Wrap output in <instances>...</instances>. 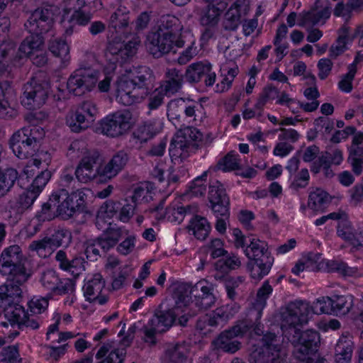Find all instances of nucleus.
Listing matches in <instances>:
<instances>
[{
    "label": "nucleus",
    "instance_id": "obj_64",
    "mask_svg": "<svg viewBox=\"0 0 363 363\" xmlns=\"http://www.w3.org/2000/svg\"><path fill=\"white\" fill-rule=\"evenodd\" d=\"M54 206L48 201L42 205L41 209L36 213L35 217L39 221H46L52 220L56 216V211H54Z\"/></svg>",
    "mask_w": 363,
    "mask_h": 363
},
{
    "label": "nucleus",
    "instance_id": "obj_63",
    "mask_svg": "<svg viewBox=\"0 0 363 363\" xmlns=\"http://www.w3.org/2000/svg\"><path fill=\"white\" fill-rule=\"evenodd\" d=\"M238 157L239 155L233 151L228 153L223 159V171L228 172L240 169V159Z\"/></svg>",
    "mask_w": 363,
    "mask_h": 363
},
{
    "label": "nucleus",
    "instance_id": "obj_32",
    "mask_svg": "<svg viewBox=\"0 0 363 363\" xmlns=\"http://www.w3.org/2000/svg\"><path fill=\"white\" fill-rule=\"evenodd\" d=\"M44 33H30L21 43L19 51L25 55L40 51L45 43Z\"/></svg>",
    "mask_w": 363,
    "mask_h": 363
},
{
    "label": "nucleus",
    "instance_id": "obj_1",
    "mask_svg": "<svg viewBox=\"0 0 363 363\" xmlns=\"http://www.w3.org/2000/svg\"><path fill=\"white\" fill-rule=\"evenodd\" d=\"M309 314L308 303L303 301L290 303L281 314V329L294 347L292 354L296 359L323 363L325 359L319 352L320 333L314 330L301 331L298 328L308 323Z\"/></svg>",
    "mask_w": 363,
    "mask_h": 363
},
{
    "label": "nucleus",
    "instance_id": "obj_41",
    "mask_svg": "<svg viewBox=\"0 0 363 363\" xmlns=\"http://www.w3.org/2000/svg\"><path fill=\"white\" fill-rule=\"evenodd\" d=\"M18 177V173L16 169L11 167L0 168V197L10 191Z\"/></svg>",
    "mask_w": 363,
    "mask_h": 363
},
{
    "label": "nucleus",
    "instance_id": "obj_56",
    "mask_svg": "<svg viewBox=\"0 0 363 363\" xmlns=\"http://www.w3.org/2000/svg\"><path fill=\"white\" fill-rule=\"evenodd\" d=\"M59 279L60 277L57 272L53 269H49L42 273L40 281L43 286L48 291L50 294L51 291L55 288Z\"/></svg>",
    "mask_w": 363,
    "mask_h": 363
},
{
    "label": "nucleus",
    "instance_id": "obj_14",
    "mask_svg": "<svg viewBox=\"0 0 363 363\" xmlns=\"http://www.w3.org/2000/svg\"><path fill=\"white\" fill-rule=\"evenodd\" d=\"M213 289V286L204 280L197 282L189 289V293L194 298L191 306L194 305L198 311L212 307L216 301Z\"/></svg>",
    "mask_w": 363,
    "mask_h": 363
},
{
    "label": "nucleus",
    "instance_id": "obj_7",
    "mask_svg": "<svg viewBox=\"0 0 363 363\" xmlns=\"http://www.w3.org/2000/svg\"><path fill=\"white\" fill-rule=\"evenodd\" d=\"M50 89L48 81L38 77H32L23 85L22 105L29 110L40 108L48 100Z\"/></svg>",
    "mask_w": 363,
    "mask_h": 363
},
{
    "label": "nucleus",
    "instance_id": "obj_30",
    "mask_svg": "<svg viewBox=\"0 0 363 363\" xmlns=\"http://www.w3.org/2000/svg\"><path fill=\"white\" fill-rule=\"evenodd\" d=\"M130 22V12L125 7H119L113 12L109 21V26L116 33H125Z\"/></svg>",
    "mask_w": 363,
    "mask_h": 363
},
{
    "label": "nucleus",
    "instance_id": "obj_46",
    "mask_svg": "<svg viewBox=\"0 0 363 363\" xmlns=\"http://www.w3.org/2000/svg\"><path fill=\"white\" fill-rule=\"evenodd\" d=\"M194 208L191 205L177 206L169 207L167 208V213L168 214V219L171 222H174L178 224L181 223L186 216L192 215L194 213Z\"/></svg>",
    "mask_w": 363,
    "mask_h": 363
},
{
    "label": "nucleus",
    "instance_id": "obj_17",
    "mask_svg": "<svg viewBox=\"0 0 363 363\" xmlns=\"http://www.w3.org/2000/svg\"><path fill=\"white\" fill-rule=\"evenodd\" d=\"M143 99L130 76L125 77L118 82L116 100L124 106H131Z\"/></svg>",
    "mask_w": 363,
    "mask_h": 363
},
{
    "label": "nucleus",
    "instance_id": "obj_22",
    "mask_svg": "<svg viewBox=\"0 0 363 363\" xmlns=\"http://www.w3.org/2000/svg\"><path fill=\"white\" fill-rule=\"evenodd\" d=\"M129 160L128 153L120 150L113 155L111 159L101 169V178L110 180L124 169Z\"/></svg>",
    "mask_w": 363,
    "mask_h": 363
},
{
    "label": "nucleus",
    "instance_id": "obj_2",
    "mask_svg": "<svg viewBox=\"0 0 363 363\" xmlns=\"http://www.w3.org/2000/svg\"><path fill=\"white\" fill-rule=\"evenodd\" d=\"M26 264V259L18 245L6 247L0 255V274L7 277L4 285L21 286L26 283L32 274Z\"/></svg>",
    "mask_w": 363,
    "mask_h": 363
},
{
    "label": "nucleus",
    "instance_id": "obj_48",
    "mask_svg": "<svg viewBox=\"0 0 363 363\" xmlns=\"http://www.w3.org/2000/svg\"><path fill=\"white\" fill-rule=\"evenodd\" d=\"M348 162L352 166L353 172L356 175H360L363 169V148L359 146L352 147Z\"/></svg>",
    "mask_w": 363,
    "mask_h": 363
},
{
    "label": "nucleus",
    "instance_id": "obj_29",
    "mask_svg": "<svg viewBox=\"0 0 363 363\" xmlns=\"http://www.w3.org/2000/svg\"><path fill=\"white\" fill-rule=\"evenodd\" d=\"M244 0H237L227 11L223 21L224 30L229 31L235 30L240 23L241 17V6Z\"/></svg>",
    "mask_w": 363,
    "mask_h": 363
},
{
    "label": "nucleus",
    "instance_id": "obj_45",
    "mask_svg": "<svg viewBox=\"0 0 363 363\" xmlns=\"http://www.w3.org/2000/svg\"><path fill=\"white\" fill-rule=\"evenodd\" d=\"M190 288H186L185 286H179L174 292V306L175 311L179 312V310L189 308L188 306L190 303L191 296L189 293Z\"/></svg>",
    "mask_w": 363,
    "mask_h": 363
},
{
    "label": "nucleus",
    "instance_id": "obj_43",
    "mask_svg": "<svg viewBox=\"0 0 363 363\" xmlns=\"http://www.w3.org/2000/svg\"><path fill=\"white\" fill-rule=\"evenodd\" d=\"M337 233L343 240L350 242L354 247L358 248L359 246H362L359 238H356L357 235L352 233V224L347 220L342 219L339 221Z\"/></svg>",
    "mask_w": 363,
    "mask_h": 363
},
{
    "label": "nucleus",
    "instance_id": "obj_58",
    "mask_svg": "<svg viewBox=\"0 0 363 363\" xmlns=\"http://www.w3.org/2000/svg\"><path fill=\"white\" fill-rule=\"evenodd\" d=\"M260 318V312L257 313V317L255 322L250 319H245L239 320L237 323H245L247 328L243 331V336L248 334L250 337H252L253 335L260 336L263 334V325H262L258 320Z\"/></svg>",
    "mask_w": 363,
    "mask_h": 363
},
{
    "label": "nucleus",
    "instance_id": "obj_18",
    "mask_svg": "<svg viewBox=\"0 0 363 363\" xmlns=\"http://www.w3.org/2000/svg\"><path fill=\"white\" fill-rule=\"evenodd\" d=\"M86 208L85 194L81 191L68 193V198L60 209V217L68 220L77 214L83 213Z\"/></svg>",
    "mask_w": 363,
    "mask_h": 363
},
{
    "label": "nucleus",
    "instance_id": "obj_5",
    "mask_svg": "<svg viewBox=\"0 0 363 363\" xmlns=\"http://www.w3.org/2000/svg\"><path fill=\"white\" fill-rule=\"evenodd\" d=\"M42 130L38 127L28 125L15 132L9 140L13 153L20 159L34 156L40 147Z\"/></svg>",
    "mask_w": 363,
    "mask_h": 363
},
{
    "label": "nucleus",
    "instance_id": "obj_35",
    "mask_svg": "<svg viewBox=\"0 0 363 363\" xmlns=\"http://www.w3.org/2000/svg\"><path fill=\"white\" fill-rule=\"evenodd\" d=\"M11 83L9 81L0 82V118H12L16 116L17 111L13 108L7 99Z\"/></svg>",
    "mask_w": 363,
    "mask_h": 363
},
{
    "label": "nucleus",
    "instance_id": "obj_25",
    "mask_svg": "<svg viewBox=\"0 0 363 363\" xmlns=\"http://www.w3.org/2000/svg\"><path fill=\"white\" fill-rule=\"evenodd\" d=\"M182 28L181 21L177 17L171 14H165L160 16L153 28L179 39L182 36L180 33Z\"/></svg>",
    "mask_w": 363,
    "mask_h": 363
},
{
    "label": "nucleus",
    "instance_id": "obj_27",
    "mask_svg": "<svg viewBox=\"0 0 363 363\" xmlns=\"http://www.w3.org/2000/svg\"><path fill=\"white\" fill-rule=\"evenodd\" d=\"M188 350L184 342L172 343L167 345L164 354L166 363H184L186 361Z\"/></svg>",
    "mask_w": 363,
    "mask_h": 363
},
{
    "label": "nucleus",
    "instance_id": "obj_26",
    "mask_svg": "<svg viewBox=\"0 0 363 363\" xmlns=\"http://www.w3.org/2000/svg\"><path fill=\"white\" fill-rule=\"evenodd\" d=\"M354 349V342L349 334L340 337L335 347V362L336 363H350Z\"/></svg>",
    "mask_w": 363,
    "mask_h": 363
},
{
    "label": "nucleus",
    "instance_id": "obj_15",
    "mask_svg": "<svg viewBox=\"0 0 363 363\" xmlns=\"http://www.w3.org/2000/svg\"><path fill=\"white\" fill-rule=\"evenodd\" d=\"M185 78L191 84L203 82L206 86H212L216 81V74L212 71L210 63L198 62L189 65L185 72Z\"/></svg>",
    "mask_w": 363,
    "mask_h": 363
},
{
    "label": "nucleus",
    "instance_id": "obj_10",
    "mask_svg": "<svg viewBox=\"0 0 363 363\" xmlns=\"http://www.w3.org/2000/svg\"><path fill=\"white\" fill-rule=\"evenodd\" d=\"M139 43L138 38L129 40L127 43L115 38L108 41L105 50V57L111 63L122 66L130 57L136 53Z\"/></svg>",
    "mask_w": 363,
    "mask_h": 363
},
{
    "label": "nucleus",
    "instance_id": "obj_52",
    "mask_svg": "<svg viewBox=\"0 0 363 363\" xmlns=\"http://www.w3.org/2000/svg\"><path fill=\"white\" fill-rule=\"evenodd\" d=\"M29 250L35 251L39 256L46 257L53 252L47 236L41 240H33L29 245Z\"/></svg>",
    "mask_w": 363,
    "mask_h": 363
},
{
    "label": "nucleus",
    "instance_id": "obj_20",
    "mask_svg": "<svg viewBox=\"0 0 363 363\" xmlns=\"http://www.w3.org/2000/svg\"><path fill=\"white\" fill-rule=\"evenodd\" d=\"M105 287V281L100 274H94L93 277L86 282L83 286L84 295L89 302L97 301L99 304H105L108 301L106 296L101 295Z\"/></svg>",
    "mask_w": 363,
    "mask_h": 363
},
{
    "label": "nucleus",
    "instance_id": "obj_39",
    "mask_svg": "<svg viewBox=\"0 0 363 363\" xmlns=\"http://www.w3.org/2000/svg\"><path fill=\"white\" fill-rule=\"evenodd\" d=\"M229 319V314L223 308H218L213 313L203 317V320H199L196 323V328L203 330L201 323H206L211 327H218L224 325Z\"/></svg>",
    "mask_w": 363,
    "mask_h": 363
},
{
    "label": "nucleus",
    "instance_id": "obj_47",
    "mask_svg": "<svg viewBox=\"0 0 363 363\" xmlns=\"http://www.w3.org/2000/svg\"><path fill=\"white\" fill-rule=\"evenodd\" d=\"M224 258L218 260L216 263V269L223 272L238 269L241 265L240 258L234 253H228L223 255Z\"/></svg>",
    "mask_w": 363,
    "mask_h": 363
},
{
    "label": "nucleus",
    "instance_id": "obj_19",
    "mask_svg": "<svg viewBox=\"0 0 363 363\" xmlns=\"http://www.w3.org/2000/svg\"><path fill=\"white\" fill-rule=\"evenodd\" d=\"M130 76L138 90L143 99L148 96L154 86L155 76L152 71L147 66H140L130 72Z\"/></svg>",
    "mask_w": 363,
    "mask_h": 363
},
{
    "label": "nucleus",
    "instance_id": "obj_13",
    "mask_svg": "<svg viewBox=\"0 0 363 363\" xmlns=\"http://www.w3.org/2000/svg\"><path fill=\"white\" fill-rule=\"evenodd\" d=\"M247 328L245 323H236L231 328L221 333L213 343L217 350L233 354L241 347V342L235 338L243 337V331Z\"/></svg>",
    "mask_w": 363,
    "mask_h": 363
},
{
    "label": "nucleus",
    "instance_id": "obj_42",
    "mask_svg": "<svg viewBox=\"0 0 363 363\" xmlns=\"http://www.w3.org/2000/svg\"><path fill=\"white\" fill-rule=\"evenodd\" d=\"M75 113H77L76 119L82 120L84 123H87V122L92 123L98 113V108L94 102L85 101L80 104Z\"/></svg>",
    "mask_w": 363,
    "mask_h": 363
},
{
    "label": "nucleus",
    "instance_id": "obj_62",
    "mask_svg": "<svg viewBox=\"0 0 363 363\" xmlns=\"http://www.w3.org/2000/svg\"><path fill=\"white\" fill-rule=\"evenodd\" d=\"M310 175L306 168L302 169L300 172L295 175L293 182L290 184V188L298 191L299 189H303L307 186Z\"/></svg>",
    "mask_w": 363,
    "mask_h": 363
},
{
    "label": "nucleus",
    "instance_id": "obj_12",
    "mask_svg": "<svg viewBox=\"0 0 363 363\" xmlns=\"http://www.w3.org/2000/svg\"><path fill=\"white\" fill-rule=\"evenodd\" d=\"M130 119L129 113L118 111L103 118L97 129L107 136L118 137L130 128Z\"/></svg>",
    "mask_w": 363,
    "mask_h": 363
},
{
    "label": "nucleus",
    "instance_id": "obj_3",
    "mask_svg": "<svg viewBox=\"0 0 363 363\" xmlns=\"http://www.w3.org/2000/svg\"><path fill=\"white\" fill-rule=\"evenodd\" d=\"M249 258L247 269L252 279L260 280L269 274L274 263V257L268 250V245L255 238H249V245L245 250Z\"/></svg>",
    "mask_w": 363,
    "mask_h": 363
},
{
    "label": "nucleus",
    "instance_id": "obj_4",
    "mask_svg": "<svg viewBox=\"0 0 363 363\" xmlns=\"http://www.w3.org/2000/svg\"><path fill=\"white\" fill-rule=\"evenodd\" d=\"M18 284L1 285L0 286V308H4V315L8 322H2L1 325L7 327L18 325L20 322L25 318L26 311L24 307L19 303L22 290Z\"/></svg>",
    "mask_w": 363,
    "mask_h": 363
},
{
    "label": "nucleus",
    "instance_id": "obj_31",
    "mask_svg": "<svg viewBox=\"0 0 363 363\" xmlns=\"http://www.w3.org/2000/svg\"><path fill=\"white\" fill-rule=\"evenodd\" d=\"M183 140L188 141L194 150H198L203 145L209 144L212 141L211 133L206 135L196 128L187 127L184 130Z\"/></svg>",
    "mask_w": 363,
    "mask_h": 363
},
{
    "label": "nucleus",
    "instance_id": "obj_21",
    "mask_svg": "<svg viewBox=\"0 0 363 363\" xmlns=\"http://www.w3.org/2000/svg\"><path fill=\"white\" fill-rule=\"evenodd\" d=\"M321 0H316L314 5L311 7V10L306 12H303L301 14V19L298 23L299 26H304L306 24L310 23L313 26L318 24L321 20H323V23L325 20L328 19L331 14V4L327 1L326 5L319 11L317 10L321 7Z\"/></svg>",
    "mask_w": 363,
    "mask_h": 363
},
{
    "label": "nucleus",
    "instance_id": "obj_57",
    "mask_svg": "<svg viewBox=\"0 0 363 363\" xmlns=\"http://www.w3.org/2000/svg\"><path fill=\"white\" fill-rule=\"evenodd\" d=\"M74 290V281L68 278L60 279L55 288L53 289L50 294L52 296H62L71 294Z\"/></svg>",
    "mask_w": 363,
    "mask_h": 363
},
{
    "label": "nucleus",
    "instance_id": "obj_37",
    "mask_svg": "<svg viewBox=\"0 0 363 363\" xmlns=\"http://www.w3.org/2000/svg\"><path fill=\"white\" fill-rule=\"evenodd\" d=\"M193 146L186 140L181 139L179 140H172L169 145V155L172 160H180L183 161L189 157L190 152L195 151Z\"/></svg>",
    "mask_w": 363,
    "mask_h": 363
},
{
    "label": "nucleus",
    "instance_id": "obj_34",
    "mask_svg": "<svg viewBox=\"0 0 363 363\" xmlns=\"http://www.w3.org/2000/svg\"><path fill=\"white\" fill-rule=\"evenodd\" d=\"M187 228L189 231H192L193 235L201 240H204L208 236L211 229L208 220L198 215L193 216Z\"/></svg>",
    "mask_w": 363,
    "mask_h": 363
},
{
    "label": "nucleus",
    "instance_id": "obj_6",
    "mask_svg": "<svg viewBox=\"0 0 363 363\" xmlns=\"http://www.w3.org/2000/svg\"><path fill=\"white\" fill-rule=\"evenodd\" d=\"M208 199L210 208L218 218L215 224L216 230L220 234L226 231V220L230 216V199L223 185L218 181L209 184Z\"/></svg>",
    "mask_w": 363,
    "mask_h": 363
},
{
    "label": "nucleus",
    "instance_id": "obj_59",
    "mask_svg": "<svg viewBox=\"0 0 363 363\" xmlns=\"http://www.w3.org/2000/svg\"><path fill=\"white\" fill-rule=\"evenodd\" d=\"M153 129V125L144 123L138 127L133 133V135L141 143H146L155 135V132H154Z\"/></svg>",
    "mask_w": 363,
    "mask_h": 363
},
{
    "label": "nucleus",
    "instance_id": "obj_11",
    "mask_svg": "<svg viewBox=\"0 0 363 363\" xmlns=\"http://www.w3.org/2000/svg\"><path fill=\"white\" fill-rule=\"evenodd\" d=\"M54 13L50 8L40 6L31 12L24 26L29 33H48L54 23Z\"/></svg>",
    "mask_w": 363,
    "mask_h": 363
},
{
    "label": "nucleus",
    "instance_id": "obj_51",
    "mask_svg": "<svg viewBox=\"0 0 363 363\" xmlns=\"http://www.w3.org/2000/svg\"><path fill=\"white\" fill-rule=\"evenodd\" d=\"M38 196L39 195L31 189H27L26 191L20 194L17 199L16 205L18 210L23 211L29 208L33 204Z\"/></svg>",
    "mask_w": 363,
    "mask_h": 363
},
{
    "label": "nucleus",
    "instance_id": "obj_61",
    "mask_svg": "<svg viewBox=\"0 0 363 363\" xmlns=\"http://www.w3.org/2000/svg\"><path fill=\"white\" fill-rule=\"evenodd\" d=\"M1 355V361L5 363H21V358L19 357L18 349L16 345L8 346L3 349Z\"/></svg>",
    "mask_w": 363,
    "mask_h": 363
},
{
    "label": "nucleus",
    "instance_id": "obj_9",
    "mask_svg": "<svg viewBox=\"0 0 363 363\" xmlns=\"http://www.w3.org/2000/svg\"><path fill=\"white\" fill-rule=\"evenodd\" d=\"M183 38L181 36L177 39L152 28L147 35V47L150 55L155 58H160L169 53L174 45L178 48L184 47L185 41Z\"/></svg>",
    "mask_w": 363,
    "mask_h": 363
},
{
    "label": "nucleus",
    "instance_id": "obj_44",
    "mask_svg": "<svg viewBox=\"0 0 363 363\" xmlns=\"http://www.w3.org/2000/svg\"><path fill=\"white\" fill-rule=\"evenodd\" d=\"M49 50L53 55L62 59L64 63L69 62V47L65 40L56 38L49 42Z\"/></svg>",
    "mask_w": 363,
    "mask_h": 363
},
{
    "label": "nucleus",
    "instance_id": "obj_8",
    "mask_svg": "<svg viewBox=\"0 0 363 363\" xmlns=\"http://www.w3.org/2000/svg\"><path fill=\"white\" fill-rule=\"evenodd\" d=\"M99 72L91 66L80 65L69 77L67 87L74 96H82L95 87Z\"/></svg>",
    "mask_w": 363,
    "mask_h": 363
},
{
    "label": "nucleus",
    "instance_id": "obj_50",
    "mask_svg": "<svg viewBox=\"0 0 363 363\" xmlns=\"http://www.w3.org/2000/svg\"><path fill=\"white\" fill-rule=\"evenodd\" d=\"M101 169H88L86 168H84L79 165H77L74 174L76 176V178L77 180L84 184H86L91 181L92 179H95L96 176H99V181L104 182V179H102L101 178Z\"/></svg>",
    "mask_w": 363,
    "mask_h": 363
},
{
    "label": "nucleus",
    "instance_id": "obj_33",
    "mask_svg": "<svg viewBox=\"0 0 363 363\" xmlns=\"http://www.w3.org/2000/svg\"><path fill=\"white\" fill-rule=\"evenodd\" d=\"M55 260L58 262L59 267L66 272H69L72 274H79V269L84 268L82 259L81 257H74L69 259L67 254L64 250H59L55 255Z\"/></svg>",
    "mask_w": 363,
    "mask_h": 363
},
{
    "label": "nucleus",
    "instance_id": "obj_60",
    "mask_svg": "<svg viewBox=\"0 0 363 363\" xmlns=\"http://www.w3.org/2000/svg\"><path fill=\"white\" fill-rule=\"evenodd\" d=\"M357 72V67L354 64H350L348 66V72L345 74L342 79L339 82L338 86L342 91L349 93L352 90V80Z\"/></svg>",
    "mask_w": 363,
    "mask_h": 363
},
{
    "label": "nucleus",
    "instance_id": "obj_28",
    "mask_svg": "<svg viewBox=\"0 0 363 363\" xmlns=\"http://www.w3.org/2000/svg\"><path fill=\"white\" fill-rule=\"evenodd\" d=\"M47 237L53 252L59 247L67 248L72 241L71 231L60 226L53 229L51 234Z\"/></svg>",
    "mask_w": 363,
    "mask_h": 363
},
{
    "label": "nucleus",
    "instance_id": "obj_23",
    "mask_svg": "<svg viewBox=\"0 0 363 363\" xmlns=\"http://www.w3.org/2000/svg\"><path fill=\"white\" fill-rule=\"evenodd\" d=\"M184 77L185 76L182 72L176 68L167 69L164 79L161 82L159 86L160 90L164 91L167 96L175 94L182 88Z\"/></svg>",
    "mask_w": 363,
    "mask_h": 363
},
{
    "label": "nucleus",
    "instance_id": "obj_55",
    "mask_svg": "<svg viewBox=\"0 0 363 363\" xmlns=\"http://www.w3.org/2000/svg\"><path fill=\"white\" fill-rule=\"evenodd\" d=\"M184 99L182 98L171 100L167 104V116L170 120H179L184 113Z\"/></svg>",
    "mask_w": 363,
    "mask_h": 363
},
{
    "label": "nucleus",
    "instance_id": "obj_36",
    "mask_svg": "<svg viewBox=\"0 0 363 363\" xmlns=\"http://www.w3.org/2000/svg\"><path fill=\"white\" fill-rule=\"evenodd\" d=\"M328 303L330 305V311L338 315H345L349 313L353 306V296L335 295L333 298L328 297Z\"/></svg>",
    "mask_w": 363,
    "mask_h": 363
},
{
    "label": "nucleus",
    "instance_id": "obj_16",
    "mask_svg": "<svg viewBox=\"0 0 363 363\" xmlns=\"http://www.w3.org/2000/svg\"><path fill=\"white\" fill-rule=\"evenodd\" d=\"M128 233V230L125 228L117 227L116 225H112L109 223V226L94 240H96V245L99 246L104 256H106L108 252L113 249Z\"/></svg>",
    "mask_w": 363,
    "mask_h": 363
},
{
    "label": "nucleus",
    "instance_id": "obj_38",
    "mask_svg": "<svg viewBox=\"0 0 363 363\" xmlns=\"http://www.w3.org/2000/svg\"><path fill=\"white\" fill-rule=\"evenodd\" d=\"M282 359L279 356V350L274 352L269 347H260L252 352L249 356L250 363H273L275 360Z\"/></svg>",
    "mask_w": 363,
    "mask_h": 363
},
{
    "label": "nucleus",
    "instance_id": "obj_53",
    "mask_svg": "<svg viewBox=\"0 0 363 363\" xmlns=\"http://www.w3.org/2000/svg\"><path fill=\"white\" fill-rule=\"evenodd\" d=\"M100 163L101 159L99 153L97 151H92L84 155L78 165L91 170L101 169L102 167L100 166Z\"/></svg>",
    "mask_w": 363,
    "mask_h": 363
},
{
    "label": "nucleus",
    "instance_id": "obj_54",
    "mask_svg": "<svg viewBox=\"0 0 363 363\" xmlns=\"http://www.w3.org/2000/svg\"><path fill=\"white\" fill-rule=\"evenodd\" d=\"M52 173L50 170H42L37 174L29 188L40 195L43 189L50 179Z\"/></svg>",
    "mask_w": 363,
    "mask_h": 363
},
{
    "label": "nucleus",
    "instance_id": "obj_40",
    "mask_svg": "<svg viewBox=\"0 0 363 363\" xmlns=\"http://www.w3.org/2000/svg\"><path fill=\"white\" fill-rule=\"evenodd\" d=\"M330 202V195L322 189L317 188L310 192L308 206L313 211H323Z\"/></svg>",
    "mask_w": 363,
    "mask_h": 363
},
{
    "label": "nucleus",
    "instance_id": "obj_24",
    "mask_svg": "<svg viewBox=\"0 0 363 363\" xmlns=\"http://www.w3.org/2000/svg\"><path fill=\"white\" fill-rule=\"evenodd\" d=\"M160 309L157 310L152 318L150 320L151 326L155 327L158 333H162L168 330L176 322V319L179 315V312L175 311V308L162 309V306H160Z\"/></svg>",
    "mask_w": 363,
    "mask_h": 363
},
{
    "label": "nucleus",
    "instance_id": "obj_49",
    "mask_svg": "<svg viewBox=\"0 0 363 363\" xmlns=\"http://www.w3.org/2000/svg\"><path fill=\"white\" fill-rule=\"evenodd\" d=\"M77 1L80 6L74 11L71 16L70 21L74 22L79 26H85L91 22L92 14L89 11H86L84 9L85 5L84 0H77Z\"/></svg>",
    "mask_w": 363,
    "mask_h": 363
}]
</instances>
